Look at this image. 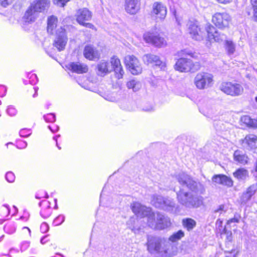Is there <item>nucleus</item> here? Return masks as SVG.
I'll return each instance as SVG.
<instances>
[{
    "instance_id": "nucleus-1",
    "label": "nucleus",
    "mask_w": 257,
    "mask_h": 257,
    "mask_svg": "<svg viewBox=\"0 0 257 257\" xmlns=\"http://www.w3.org/2000/svg\"><path fill=\"white\" fill-rule=\"evenodd\" d=\"M176 179L182 186L187 187L191 192H184L180 190L177 193L179 202L188 208H197L202 204V197L199 194L204 191L203 185L194 180L190 176L180 173L176 175Z\"/></svg>"
},
{
    "instance_id": "nucleus-2",
    "label": "nucleus",
    "mask_w": 257,
    "mask_h": 257,
    "mask_svg": "<svg viewBox=\"0 0 257 257\" xmlns=\"http://www.w3.org/2000/svg\"><path fill=\"white\" fill-rule=\"evenodd\" d=\"M147 246L150 253L158 254L162 257L172 256L177 253L176 246L166 239L158 236H148Z\"/></svg>"
},
{
    "instance_id": "nucleus-3",
    "label": "nucleus",
    "mask_w": 257,
    "mask_h": 257,
    "mask_svg": "<svg viewBox=\"0 0 257 257\" xmlns=\"http://www.w3.org/2000/svg\"><path fill=\"white\" fill-rule=\"evenodd\" d=\"M147 223L150 228L156 230H163L171 225L170 218L159 212L150 213Z\"/></svg>"
},
{
    "instance_id": "nucleus-4",
    "label": "nucleus",
    "mask_w": 257,
    "mask_h": 257,
    "mask_svg": "<svg viewBox=\"0 0 257 257\" xmlns=\"http://www.w3.org/2000/svg\"><path fill=\"white\" fill-rule=\"evenodd\" d=\"M151 204L156 208L169 212H175L176 210L175 203L172 199L164 198L161 195H154L152 197Z\"/></svg>"
},
{
    "instance_id": "nucleus-5",
    "label": "nucleus",
    "mask_w": 257,
    "mask_h": 257,
    "mask_svg": "<svg viewBox=\"0 0 257 257\" xmlns=\"http://www.w3.org/2000/svg\"><path fill=\"white\" fill-rule=\"evenodd\" d=\"M200 67L198 62L193 63L191 60L184 57L178 59L175 65V70L181 72H193L199 70Z\"/></svg>"
},
{
    "instance_id": "nucleus-6",
    "label": "nucleus",
    "mask_w": 257,
    "mask_h": 257,
    "mask_svg": "<svg viewBox=\"0 0 257 257\" xmlns=\"http://www.w3.org/2000/svg\"><path fill=\"white\" fill-rule=\"evenodd\" d=\"M220 89L224 93L231 96H239L243 92L242 86L235 81L222 82Z\"/></svg>"
},
{
    "instance_id": "nucleus-7",
    "label": "nucleus",
    "mask_w": 257,
    "mask_h": 257,
    "mask_svg": "<svg viewBox=\"0 0 257 257\" xmlns=\"http://www.w3.org/2000/svg\"><path fill=\"white\" fill-rule=\"evenodd\" d=\"M212 82V75L205 72L197 73L194 79V84L199 89H204L210 87Z\"/></svg>"
},
{
    "instance_id": "nucleus-8",
    "label": "nucleus",
    "mask_w": 257,
    "mask_h": 257,
    "mask_svg": "<svg viewBox=\"0 0 257 257\" xmlns=\"http://www.w3.org/2000/svg\"><path fill=\"white\" fill-rule=\"evenodd\" d=\"M146 42L151 44L156 47H162L166 45L165 39L156 31H150L145 33L143 36Z\"/></svg>"
},
{
    "instance_id": "nucleus-9",
    "label": "nucleus",
    "mask_w": 257,
    "mask_h": 257,
    "mask_svg": "<svg viewBox=\"0 0 257 257\" xmlns=\"http://www.w3.org/2000/svg\"><path fill=\"white\" fill-rule=\"evenodd\" d=\"M187 26L189 33L193 39L197 41L203 39L204 32L198 21L195 20H189Z\"/></svg>"
},
{
    "instance_id": "nucleus-10",
    "label": "nucleus",
    "mask_w": 257,
    "mask_h": 257,
    "mask_svg": "<svg viewBox=\"0 0 257 257\" xmlns=\"http://www.w3.org/2000/svg\"><path fill=\"white\" fill-rule=\"evenodd\" d=\"M76 20L77 22L81 25L84 26L86 28L94 29V26L91 23H85V21H88L91 20L92 14L86 8H83L78 10L76 13Z\"/></svg>"
},
{
    "instance_id": "nucleus-11",
    "label": "nucleus",
    "mask_w": 257,
    "mask_h": 257,
    "mask_svg": "<svg viewBox=\"0 0 257 257\" xmlns=\"http://www.w3.org/2000/svg\"><path fill=\"white\" fill-rule=\"evenodd\" d=\"M231 21L230 16L226 13H216L212 18V23L218 28L228 27Z\"/></svg>"
},
{
    "instance_id": "nucleus-12",
    "label": "nucleus",
    "mask_w": 257,
    "mask_h": 257,
    "mask_svg": "<svg viewBox=\"0 0 257 257\" xmlns=\"http://www.w3.org/2000/svg\"><path fill=\"white\" fill-rule=\"evenodd\" d=\"M68 38L65 30L62 27L57 29L53 45L59 51L63 50L67 43Z\"/></svg>"
},
{
    "instance_id": "nucleus-13",
    "label": "nucleus",
    "mask_w": 257,
    "mask_h": 257,
    "mask_svg": "<svg viewBox=\"0 0 257 257\" xmlns=\"http://www.w3.org/2000/svg\"><path fill=\"white\" fill-rule=\"evenodd\" d=\"M124 62L129 70L133 75H138L142 71L141 65L136 57L127 55L125 57Z\"/></svg>"
},
{
    "instance_id": "nucleus-14",
    "label": "nucleus",
    "mask_w": 257,
    "mask_h": 257,
    "mask_svg": "<svg viewBox=\"0 0 257 257\" xmlns=\"http://www.w3.org/2000/svg\"><path fill=\"white\" fill-rule=\"evenodd\" d=\"M167 8L161 3H155L152 7L151 11V16L155 19L156 21H163L167 15Z\"/></svg>"
},
{
    "instance_id": "nucleus-15",
    "label": "nucleus",
    "mask_w": 257,
    "mask_h": 257,
    "mask_svg": "<svg viewBox=\"0 0 257 257\" xmlns=\"http://www.w3.org/2000/svg\"><path fill=\"white\" fill-rule=\"evenodd\" d=\"M206 31L208 33V38L211 40H214L217 42H220L226 40V36L224 34L217 31L215 28L211 25L206 27Z\"/></svg>"
},
{
    "instance_id": "nucleus-16",
    "label": "nucleus",
    "mask_w": 257,
    "mask_h": 257,
    "mask_svg": "<svg viewBox=\"0 0 257 257\" xmlns=\"http://www.w3.org/2000/svg\"><path fill=\"white\" fill-rule=\"evenodd\" d=\"M131 207L133 212L138 216H147L148 217L149 214L152 212L150 208L143 206L138 202H134L131 205Z\"/></svg>"
},
{
    "instance_id": "nucleus-17",
    "label": "nucleus",
    "mask_w": 257,
    "mask_h": 257,
    "mask_svg": "<svg viewBox=\"0 0 257 257\" xmlns=\"http://www.w3.org/2000/svg\"><path fill=\"white\" fill-rule=\"evenodd\" d=\"M66 67L72 72L77 74L85 73L88 70L87 65L79 62H70L66 65Z\"/></svg>"
},
{
    "instance_id": "nucleus-18",
    "label": "nucleus",
    "mask_w": 257,
    "mask_h": 257,
    "mask_svg": "<svg viewBox=\"0 0 257 257\" xmlns=\"http://www.w3.org/2000/svg\"><path fill=\"white\" fill-rule=\"evenodd\" d=\"M143 60L145 64H155L158 66L162 69H164L166 67V64L164 62L161 61L159 56L151 54H146L143 57Z\"/></svg>"
},
{
    "instance_id": "nucleus-19",
    "label": "nucleus",
    "mask_w": 257,
    "mask_h": 257,
    "mask_svg": "<svg viewBox=\"0 0 257 257\" xmlns=\"http://www.w3.org/2000/svg\"><path fill=\"white\" fill-rule=\"evenodd\" d=\"M83 55L85 58L89 60H94L95 59H99L100 53L96 48L88 45L85 47Z\"/></svg>"
},
{
    "instance_id": "nucleus-20",
    "label": "nucleus",
    "mask_w": 257,
    "mask_h": 257,
    "mask_svg": "<svg viewBox=\"0 0 257 257\" xmlns=\"http://www.w3.org/2000/svg\"><path fill=\"white\" fill-rule=\"evenodd\" d=\"M110 63L115 73L116 77L118 79L121 78L123 75L124 71L119 59L116 56H113L111 58Z\"/></svg>"
},
{
    "instance_id": "nucleus-21",
    "label": "nucleus",
    "mask_w": 257,
    "mask_h": 257,
    "mask_svg": "<svg viewBox=\"0 0 257 257\" xmlns=\"http://www.w3.org/2000/svg\"><path fill=\"white\" fill-rule=\"evenodd\" d=\"M50 6L49 0H35L30 5L31 8L37 10L39 13L47 10Z\"/></svg>"
},
{
    "instance_id": "nucleus-22",
    "label": "nucleus",
    "mask_w": 257,
    "mask_h": 257,
    "mask_svg": "<svg viewBox=\"0 0 257 257\" xmlns=\"http://www.w3.org/2000/svg\"><path fill=\"white\" fill-rule=\"evenodd\" d=\"M125 9L127 13L134 15L139 10V0H125Z\"/></svg>"
},
{
    "instance_id": "nucleus-23",
    "label": "nucleus",
    "mask_w": 257,
    "mask_h": 257,
    "mask_svg": "<svg viewBox=\"0 0 257 257\" xmlns=\"http://www.w3.org/2000/svg\"><path fill=\"white\" fill-rule=\"evenodd\" d=\"M39 13L30 6L25 13L24 19L26 22H34L38 18Z\"/></svg>"
},
{
    "instance_id": "nucleus-24",
    "label": "nucleus",
    "mask_w": 257,
    "mask_h": 257,
    "mask_svg": "<svg viewBox=\"0 0 257 257\" xmlns=\"http://www.w3.org/2000/svg\"><path fill=\"white\" fill-rule=\"evenodd\" d=\"M108 63L106 61H101L97 65V74L103 76L108 73Z\"/></svg>"
},
{
    "instance_id": "nucleus-25",
    "label": "nucleus",
    "mask_w": 257,
    "mask_h": 257,
    "mask_svg": "<svg viewBox=\"0 0 257 257\" xmlns=\"http://www.w3.org/2000/svg\"><path fill=\"white\" fill-rule=\"evenodd\" d=\"M243 143L247 145L250 149L257 148V137L254 135L250 134L245 137Z\"/></svg>"
},
{
    "instance_id": "nucleus-26",
    "label": "nucleus",
    "mask_w": 257,
    "mask_h": 257,
    "mask_svg": "<svg viewBox=\"0 0 257 257\" xmlns=\"http://www.w3.org/2000/svg\"><path fill=\"white\" fill-rule=\"evenodd\" d=\"M233 157L234 160L239 164L245 165L247 163V156L239 150H236L234 152Z\"/></svg>"
},
{
    "instance_id": "nucleus-27",
    "label": "nucleus",
    "mask_w": 257,
    "mask_h": 257,
    "mask_svg": "<svg viewBox=\"0 0 257 257\" xmlns=\"http://www.w3.org/2000/svg\"><path fill=\"white\" fill-rule=\"evenodd\" d=\"M233 175L237 180L244 181L248 177V172L247 170L244 168H239L234 172Z\"/></svg>"
},
{
    "instance_id": "nucleus-28",
    "label": "nucleus",
    "mask_w": 257,
    "mask_h": 257,
    "mask_svg": "<svg viewBox=\"0 0 257 257\" xmlns=\"http://www.w3.org/2000/svg\"><path fill=\"white\" fill-rule=\"evenodd\" d=\"M42 203L45 204L46 207L43 208L41 211V216L44 219L49 217L51 214L52 210L50 208V203L47 201H42L39 203V206H41Z\"/></svg>"
},
{
    "instance_id": "nucleus-29",
    "label": "nucleus",
    "mask_w": 257,
    "mask_h": 257,
    "mask_svg": "<svg viewBox=\"0 0 257 257\" xmlns=\"http://www.w3.org/2000/svg\"><path fill=\"white\" fill-rule=\"evenodd\" d=\"M240 120L242 123H244L248 127L257 128V120L256 119H251L248 115H244L242 116Z\"/></svg>"
},
{
    "instance_id": "nucleus-30",
    "label": "nucleus",
    "mask_w": 257,
    "mask_h": 257,
    "mask_svg": "<svg viewBox=\"0 0 257 257\" xmlns=\"http://www.w3.org/2000/svg\"><path fill=\"white\" fill-rule=\"evenodd\" d=\"M182 223L183 226L188 231L192 230L196 225V222L190 218H184Z\"/></svg>"
},
{
    "instance_id": "nucleus-31",
    "label": "nucleus",
    "mask_w": 257,
    "mask_h": 257,
    "mask_svg": "<svg viewBox=\"0 0 257 257\" xmlns=\"http://www.w3.org/2000/svg\"><path fill=\"white\" fill-rule=\"evenodd\" d=\"M57 19L54 16H51L48 18L47 20V31L48 33L52 34L53 31L56 27Z\"/></svg>"
},
{
    "instance_id": "nucleus-32",
    "label": "nucleus",
    "mask_w": 257,
    "mask_h": 257,
    "mask_svg": "<svg viewBox=\"0 0 257 257\" xmlns=\"http://www.w3.org/2000/svg\"><path fill=\"white\" fill-rule=\"evenodd\" d=\"M225 49L228 55H233L236 50L235 44L231 40H226L225 41Z\"/></svg>"
},
{
    "instance_id": "nucleus-33",
    "label": "nucleus",
    "mask_w": 257,
    "mask_h": 257,
    "mask_svg": "<svg viewBox=\"0 0 257 257\" xmlns=\"http://www.w3.org/2000/svg\"><path fill=\"white\" fill-rule=\"evenodd\" d=\"M126 86L128 89H132L134 92L138 91L142 87L141 83L139 81L134 79L127 82Z\"/></svg>"
},
{
    "instance_id": "nucleus-34",
    "label": "nucleus",
    "mask_w": 257,
    "mask_h": 257,
    "mask_svg": "<svg viewBox=\"0 0 257 257\" xmlns=\"http://www.w3.org/2000/svg\"><path fill=\"white\" fill-rule=\"evenodd\" d=\"M184 236V232L182 230H179L177 232L173 233L172 235H171L169 238V241L170 242H176L181 239Z\"/></svg>"
},
{
    "instance_id": "nucleus-35",
    "label": "nucleus",
    "mask_w": 257,
    "mask_h": 257,
    "mask_svg": "<svg viewBox=\"0 0 257 257\" xmlns=\"http://www.w3.org/2000/svg\"><path fill=\"white\" fill-rule=\"evenodd\" d=\"M221 181V185L227 187H231L233 185V181L232 179L226 175H222Z\"/></svg>"
},
{
    "instance_id": "nucleus-36",
    "label": "nucleus",
    "mask_w": 257,
    "mask_h": 257,
    "mask_svg": "<svg viewBox=\"0 0 257 257\" xmlns=\"http://www.w3.org/2000/svg\"><path fill=\"white\" fill-rule=\"evenodd\" d=\"M4 230L8 233L12 234L15 231L16 228L14 223H9L5 226Z\"/></svg>"
},
{
    "instance_id": "nucleus-37",
    "label": "nucleus",
    "mask_w": 257,
    "mask_h": 257,
    "mask_svg": "<svg viewBox=\"0 0 257 257\" xmlns=\"http://www.w3.org/2000/svg\"><path fill=\"white\" fill-rule=\"evenodd\" d=\"M44 119L47 122H53L56 120L55 115L54 113H48L43 116Z\"/></svg>"
},
{
    "instance_id": "nucleus-38",
    "label": "nucleus",
    "mask_w": 257,
    "mask_h": 257,
    "mask_svg": "<svg viewBox=\"0 0 257 257\" xmlns=\"http://www.w3.org/2000/svg\"><path fill=\"white\" fill-rule=\"evenodd\" d=\"M65 221V216L63 215H60L55 218L53 221V224L55 226L61 224Z\"/></svg>"
},
{
    "instance_id": "nucleus-39",
    "label": "nucleus",
    "mask_w": 257,
    "mask_h": 257,
    "mask_svg": "<svg viewBox=\"0 0 257 257\" xmlns=\"http://www.w3.org/2000/svg\"><path fill=\"white\" fill-rule=\"evenodd\" d=\"M257 190V185L253 184L250 186L246 190V192L251 197L254 194Z\"/></svg>"
},
{
    "instance_id": "nucleus-40",
    "label": "nucleus",
    "mask_w": 257,
    "mask_h": 257,
    "mask_svg": "<svg viewBox=\"0 0 257 257\" xmlns=\"http://www.w3.org/2000/svg\"><path fill=\"white\" fill-rule=\"evenodd\" d=\"M6 179L10 183L14 182L15 179L14 174L12 172H7L6 174Z\"/></svg>"
},
{
    "instance_id": "nucleus-41",
    "label": "nucleus",
    "mask_w": 257,
    "mask_h": 257,
    "mask_svg": "<svg viewBox=\"0 0 257 257\" xmlns=\"http://www.w3.org/2000/svg\"><path fill=\"white\" fill-rule=\"evenodd\" d=\"M179 55L181 57H184L186 56H190L191 57H194V53L192 52L187 50H181L180 52H178Z\"/></svg>"
},
{
    "instance_id": "nucleus-42",
    "label": "nucleus",
    "mask_w": 257,
    "mask_h": 257,
    "mask_svg": "<svg viewBox=\"0 0 257 257\" xmlns=\"http://www.w3.org/2000/svg\"><path fill=\"white\" fill-rule=\"evenodd\" d=\"M1 210L4 215L8 216L10 214V207L7 204L4 205L1 207Z\"/></svg>"
},
{
    "instance_id": "nucleus-43",
    "label": "nucleus",
    "mask_w": 257,
    "mask_h": 257,
    "mask_svg": "<svg viewBox=\"0 0 257 257\" xmlns=\"http://www.w3.org/2000/svg\"><path fill=\"white\" fill-rule=\"evenodd\" d=\"M7 112L11 116H15L17 113V109L13 106H9L7 109Z\"/></svg>"
},
{
    "instance_id": "nucleus-44",
    "label": "nucleus",
    "mask_w": 257,
    "mask_h": 257,
    "mask_svg": "<svg viewBox=\"0 0 257 257\" xmlns=\"http://www.w3.org/2000/svg\"><path fill=\"white\" fill-rule=\"evenodd\" d=\"M30 130L28 129H22L20 132V136L22 137H28L31 135Z\"/></svg>"
},
{
    "instance_id": "nucleus-45",
    "label": "nucleus",
    "mask_w": 257,
    "mask_h": 257,
    "mask_svg": "<svg viewBox=\"0 0 257 257\" xmlns=\"http://www.w3.org/2000/svg\"><path fill=\"white\" fill-rule=\"evenodd\" d=\"M251 198V196H250L249 194H248L246 192L243 193L242 195L241 200L242 202L246 203L248 201H249L250 198Z\"/></svg>"
},
{
    "instance_id": "nucleus-46",
    "label": "nucleus",
    "mask_w": 257,
    "mask_h": 257,
    "mask_svg": "<svg viewBox=\"0 0 257 257\" xmlns=\"http://www.w3.org/2000/svg\"><path fill=\"white\" fill-rule=\"evenodd\" d=\"M240 219V216L235 215L233 218L230 219L227 221V224H230L231 223H238L239 222Z\"/></svg>"
},
{
    "instance_id": "nucleus-47",
    "label": "nucleus",
    "mask_w": 257,
    "mask_h": 257,
    "mask_svg": "<svg viewBox=\"0 0 257 257\" xmlns=\"http://www.w3.org/2000/svg\"><path fill=\"white\" fill-rule=\"evenodd\" d=\"M222 174L216 175L212 177V181L218 184H221Z\"/></svg>"
},
{
    "instance_id": "nucleus-48",
    "label": "nucleus",
    "mask_w": 257,
    "mask_h": 257,
    "mask_svg": "<svg viewBox=\"0 0 257 257\" xmlns=\"http://www.w3.org/2000/svg\"><path fill=\"white\" fill-rule=\"evenodd\" d=\"M68 1L69 0H54V3L59 7H63Z\"/></svg>"
},
{
    "instance_id": "nucleus-49",
    "label": "nucleus",
    "mask_w": 257,
    "mask_h": 257,
    "mask_svg": "<svg viewBox=\"0 0 257 257\" xmlns=\"http://www.w3.org/2000/svg\"><path fill=\"white\" fill-rule=\"evenodd\" d=\"M14 0H0V4L3 7H7L8 5L11 4Z\"/></svg>"
},
{
    "instance_id": "nucleus-50",
    "label": "nucleus",
    "mask_w": 257,
    "mask_h": 257,
    "mask_svg": "<svg viewBox=\"0 0 257 257\" xmlns=\"http://www.w3.org/2000/svg\"><path fill=\"white\" fill-rule=\"evenodd\" d=\"M40 230L42 232L45 233L49 230V226L46 222H43L40 227Z\"/></svg>"
},
{
    "instance_id": "nucleus-51",
    "label": "nucleus",
    "mask_w": 257,
    "mask_h": 257,
    "mask_svg": "<svg viewBox=\"0 0 257 257\" xmlns=\"http://www.w3.org/2000/svg\"><path fill=\"white\" fill-rule=\"evenodd\" d=\"M29 246V242L24 241L21 244V250L22 251L26 250Z\"/></svg>"
},
{
    "instance_id": "nucleus-52",
    "label": "nucleus",
    "mask_w": 257,
    "mask_h": 257,
    "mask_svg": "<svg viewBox=\"0 0 257 257\" xmlns=\"http://www.w3.org/2000/svg\"><path fill=\"white\" fill-rule=\"evenodd\" d=\"M218 3L223 4L229 3L231 0H216Z\"/></svg>"
},
{
    "instance_id": "nucleus-53",
    "label": "nucleus",
    "mask_w": 257,
    "mask_h": 257,
    "mask_svg": "<svg viewBox=\"0 0 257 257\" xmlns=\"http://www.w3.org/2000/svg\"><path fill=\"white\" fill-rule=\"evenodd\" d=\"M251 3L253 9L257 10V0H251Z\"/></svg>"
},
{
    "instance_id": "nucleus-54",
    "label": "nucleus",
    "mask_w": 257,
    "mask_h": 257,
    "mask_svg": "<svg viewBox=\"0 0 257 257\" xmlns=\"http://www.w3.org/2000/svg\"><path fill=\"white\" fill-rule=\"evenodd\" d=\"M253 11V20L254 21H257V10L255 9H254Z\"/></svg>"
},
{
    "instance_id": "nucleus-55",
    "label": "nucleus",
    "mask_w": 257,
    "mask_h": 257,
    "mask_svg": "<svg viewBox=\"0 0 257 257\" xmlns=\"http://www.w3.org/2000/svg\"><path fill=\"white\" fill-rule=\"evenodd\" d=\"M60 136V135H57V136H56V137H54V138H53V139H54V140H55V141H56V146H57L59 150H60V149H61V147H59V146H58V143H57V138L59 137Z\"/></svg>"
},
{
    "instance_id": "nucleus-56",
    "label": "nucleus",
    "mask_w": 257,
    "mask_h": 257,
    "mask_svg": "<svg viewBox=\"0 0 257 257\" xmlns=\"http://www.w3.org/2000/svg\"><path fill=\"white\" fill-rule=\"evenodd\" d=\"M154 110V108L152 106H150L149 108L144 109L146 111H152Z\"/></svg>"
},
{
    "instance_id": "nucleus-57",
    "label": "nucleus",
    "mask_w": 257,
    "mask_h": 257,
    "mask_svg": "<svg viewBox=\"0 0 257 257\" xmlns=\"http://www.w3.org/2000/svg\"><path fill=\"white\" fill-rule=\"evenodd\" d=\"M23 230H27L28 231V233H29V235H30L31 230H30V229L28 227H24L23 228Z\"/></svg>"
},
{
    "instance_id": "nucleus-58",
    "label": "nucleus",
    "mask_w": 257,
    "mask_h": 257,
    "mask_svg": "<svg viewBox=\"0 0 257 257\" xmlns=\"http://www.w3.org/2000/svg\"><path fill=\"white\" fill-rule=\"evenodd\" d=\"M35 91V94L33 95V97H35L37 95V92L38 91V87H34V88Z\"/></svg>"
},
{
    "instance_id": "nucleus-59",
    "label": "nucleus",
    "mask_w": 257,
    "mask_h": 257,
    "mask_svg": "<svg viewBox=\"0 0 257 257\" xmlns=\"http://www.w3.org/2000/svg\"><path fill=\"white\" fill-rule=\"evenodd\" d=\"M52 257H64L62 254L60 253H57L56 255Z\"/></svg>"
},
{
    "instance_id": "nucleus-60",
    "label": "nucleus",
    "mask_w": 257,
    "mask_h": 257,
    "mask_svg": "<svg viewBox=\"0 0 257 257\" xmlns=\"http://www.w3.org/2000/svg\"><path fill=\"white\" fill-rule=\"evenodd\" d=\"M35 197L37 199H40L41 198H43V196H39L38 194H36V196H35Z\"/></svg>"
},
{
    "instance_id": "nucleus-61",
    "label": "nucleus",
    "mask_w": 257,
    "mask_h": 257,
    "mask_svg": "<svg viewBox=\"0 0 257 257\" xmlns=\"http://www.w3.org/2000/svg\"><path fill=\"white\" fill-rule=\"evenodd\" d=\"M135 233H137V231H139V229H136L135 228L132 229Z\"/></svg>"
},
{
    "instance_id": "nucleus-62",
    "label": "nucleus",
    "mask_w": 257,
    "mask_h": 257,
    "mask_svg": "<svg viewBox=\"0 0 257 257\" xmlns=\"http://www.w3.org/2000/svg\"><path fill=\"white\" fill-rule=\"evenodd\" d=\"M9 145H13V143H12L10 142V143H7V144H6V145L7 146V147H8V146H9Z\"/></svg>"
},
{
    "instance_id": "nucleus-63",
    "label": "nucleus",
    "mask_w": 257,
    "mask_h": 257,
    "mask_svg": "<svg viewBox=\"0 0 257 257\" xmlns=\"http://www.w3.org/2000/svg\"><path fill=\"white\" fill-rule=\"evenodd\" d=\"M48 128L52 132L54 133L55 132L53 130H52L51 127L50 125L48 126Z\"/></svg>"
},
{
    "instance_id": "nucleus-64",
    "label": "nucleus",
    "mask_w": 257,
    "mask_h": 257,
    "mask_svg": "<svg viewBox=\"0 0 257 257\" xmlns=\"http://www.w3.org/2000/svg\"><path fill=\"white\" fill-rule=\"evenodd\" d=\"M255 171L256 172H257V161H256V167H255Z\"/></svg>"
}]
</instances>
